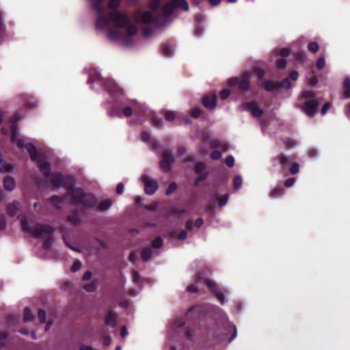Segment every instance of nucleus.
Instances as JSON below:
<instances>
[{"instance_id":"nucleus-53","label":"nucleus","mask_w":350,"mask_h":350,"mask_svg":"<svg viewBox=\"0 0 350 350\" xmlns=\"http://www.w3.org/2000/svg\"><path fill=\"white\" fill-rule=\"evenodd\" d=\"M215 297L219 300V301L224 304L226 301V298L224 294L220 291V289L215 293Z\"/></svg>"},{"instance_id":"nucleus-1","label":"nucleus","mask_w":350,"mask_h":350,"mask_svg":"<svg viewBox=\"0 0 350 350\" xmlns=\"http://www.w3.org/2000/svg\"><path fill=\"white\" fill-rule=\"evenodd\" d=\"M62 187L68 191L66 197L72 204L81 207L82 211L94 208L97 204L96 196L90 192H85L81 187H74L76 179L70 174L64 175Z\"/></svg>"},{"instance_id":"nucleus-47","label":"nucleus","mask_w":350,"mask_h":350,"mask_svg":"<svg viewBox=\"0 0 350 350\" xmlns=\"http://www.w3.org/2000/svg\"><path fill=\"white\" fill-rule=\"evenodd\" d=\"M164 116L167 121L172 122L176 118V113L174 111H165Z\"/></svg>"},{"instance_id":"nucleus-55","label":"nucleus","mask_w":350,"mask_h":350,"mask_svg":"<svg viewBox=\"0 0 350 350\" xmlns=\"http://www.w3.org/2000/svg\"><path fill=\"white\" fill-rule=\"evenodd\" d=\"M325 65V58L323 57H319L318 59H317V64H316V66L317 68L319 69V70H321L322 68H324Z\"/></svg>"},{"instance_id":"nucleus-6","label":"nucleus","mask_w":350,"mask_h":350,"mask_svg":"<svg viewBox=\"0 0 350 350\" xmlns=\"http://www.w3.org/2000/svg\"><path fill=\"white\" fill-rule=\"evenodd\" d=\"M109 19L114 22L118 27H124L128 25L130 21L129 16L126 14H122L118 10H111L108 12Z\"/></svg>"},{"instance_id":"nucleus-2","label":"nucleus","mask_w":350,"mask_h":350,"mask_svg":"<svg viewBox=\"0 0 350 350\" xmlns=\"http://www.w3.org/2000/svg\"><path fill=\"white\" fill-rule=\"evenodd\" d=\"M19 120L20 118L16 116L11 120V123L14 124V123ZM11 139L14 143L17 144L18 147L22 151L26 150L29 152L31 161L38 165L40 171H42L44 168L43 157L41 154L38 152L36 145L27 142L23 137H19L18 130L14 127V125H13V128L11 132Z\"/></svg>"},{"instance_id":"nucleus-12","label":"nucleus","mask_w":350,"mask_h":350,"mask_svg":"<svg viewBox=\"0 0 350 350\" xmlns=\"http://www.w3.org/2000/svg\"><path fill=\"white\" fill-rule=\"evenodd\" d=\"M271 163L273 166L279 165L281 170H283L291 163V159L289 157L282 152L273 157Z\"/></svg>"},{"instance_id":"nucleus-59","label":"nucleus","mask_w":350,"mask_h":350,"mask_svg":"<svg viewBox=\"0 0 350 350\" xmlns=\"http://www.w3.org/2000/svg\"><path fill=\"white\" fill-rule=\"evenodd\" d=\"M23 318L25 321H29L31 319V312L29 308H25L24 310Z\"/></svg>"},{"instance_id":"nucleus-8","label":"nucleus","mask_w":350,"mask_h":350,"mask_svg":"<svg viewBox=\"0 0 350 350\" xmlns=\"http://www.w3.org/2000/svg\"><path fill=\"white\" fill-rule=\"evenodd\" d=\"M228 85L229 86L238 85L240 90L246 91L248 90L250 87V83L247 79V75H243L242 79L238 77H232L228 80Z\"/></svg>"},{"instance_id":"nucleus-32","label":"nucleus","mask_w":350,"mask_h":350,"mask_svg":"<svg viewBox=\"0 0 350 350\" xmlns=\"http://www.w3.org/2000/svg\"><path fill=\"white\" fill-rule=\"evenodd\" d=\"M264 87L267 92H273L275 88H278V83H274L272 80L266 81Z\"/></svg>"},{"instance_id":"nucleus-57","label":"nucleus","mask_w":350,"mask_h":350,"mask_svg":"<svg viewBox=\"0 0 350 350\" xmlns=\"http://www.w3.org/2000/svg\"><path fill=\"white\" fill-rule=\"evenodd\" d=\"M276 66L280 69H284L286 66V60L285 59H278L276 61Z\"/></svg>"},{"instance_id":"nucleus-20","label":"nucleus","mask_w":350,"mask_h":350,"mask_svg":"<svg viewBox=\"0 0 350 350\" xmlns=\"http://www.w3.org/2000/svg\"><path fill=\"white\" fill-rule=\"evenodd\" d=\"M66 220L72 225H78L81 223V219L79 216V211L77 209H74L66 217Z\"/></svg>"},{"instance_id":"nucleus-17","label":"nucleus","mask_w":350,"mask_h":350,"mask_svg":"<svg viewBox=\"0 0 350 350\" xmlns=\"http://www.w3.org/2000/svg\"><path fill=\"white\" fill-rule=\"evenodd\" d=\"M22 208L21 203L18 201H14L12 203L8 204L6 208L7 213L10 217H14Z\"/></svg>"},{"instance_id":"nucleus-33","label":"nucleus","mask_w":350,"mask_h":350,"mask_svg":"<svg viewBox=\"0 0 350 350\" xmlns=\"http://www.w3.org/2000/svg\"><path fill=\"white\" fill-rule=\"evenodd\" d=\"M152 256V250L149 247H145L141 253L142 259L144 261L148 260Z\"/></svg>"},{"instance_id":"nucleus-28","label":"nucleus","mask_w":350,"mask_h":350,"mask_svg":"<svg viewBox=\"0 0 350 350\" xmlns=\"http://www.w3.org/2000/svg\"><path fill=\"white\" fill-rule=\"evenodd\" d=\"M96 81H100V84L104 81V80L101 78L100 74L97 73L96 71L90 74L89 79L88 80V83H92Z\"/></svg>"},{"instance_id":"nucleus-39","label":"nucleus","mask_w":350,"mask_h":350,"mask_svg":"<svg viewBox=\"0 0 350 350\" xmlns=\"http://www.w3.org/2000/svg\"><path fill=\"white\" fill-rule=\"evenodd\" d=\"M108 116L111 118H121L122 113L116 107H112L108 112Z\"/></svg>"},{"instance_id":"nucleus-7","label":"nucleus","mask_w":350,"mask_h":350,"mask_svg":"<svg viewBox=\"0 0 350 350\" xmlns=\"http://www.w3.org/2000/svg\"><path fill=\"white\" fill-rule=\"evenodd\" d=\"M174 161L172 153L165 150L162 152V159L160 161V167L164 172H168L171 170V165Z\"/></svg>"},{"instance_id":"nucleus-21","label":"nucleus","mask_w":350,"mask_h":350,"mask_svg":"<svg viewBox=\"0 0 350 350\" xmlns=\"http://www.w3.org/2000/svg\"><path fill=\"white\" fill-rule=\"evenodd\" d=\"M3 187L5 189L11 191L16 187V182L13 177L6 176L3 179Z\"/></svg>"},{"instance_id":"nucleus-10","label":"nucleus","mask_w":350,"mask_h":350,"mask_svg":"<svg viewBox=\"0 0 350 350\" xmlns=\"http://www.w3.org/2000/svg\"><path fill=\"white\" fill-rule=\"evenodd\" d=\"M241 108L243 110L250 111L252 116L260 118L262 116L264 111L257 105L254 101L246 102L242 104Z\"/></svg>"},{"instance_id":"nucleus-9","label":"nucleus","mask_w":350,"mask_h":350,"mask_svg":"<svg viewBox=\"0 0 350 350\" xmlns=\"http://www.w3.org/2000/svg\"><path fill=\"white\" fill-rule=\"evenodd\" d=\"M319 102L317 99H308L305 100L301 110L309 117H313L317 112Z\"/></svg>"},{"instance_id":"nucleus-40","label":"nucleus","mask_w":350,"mask_h":350,"mask_svg":"<svg viewBox=\"0 0 350 350\" xmlns=\"http://www.w3.org/2000/svg\"><path fill=\"white\" fill-rule=\"evenodd\" d=\"M291 85V81L289 78L286 77L282 81L278 83V88H289Z\"/></svg>"},{"instance_id":"nucleus-26","label":"nucleus","mask_w":350,"mask_h":350,"mask_svg":"<svg viewBox=\"0 0 350 350\" xmlns=\"http://www.w3.org/2000/svg\"><path fill=\"white\" fill-rule=\"evenodd\" d=\"M344 88L343 96L345 98H350V77H346L342 83Z\"/></svg>"},{"instance_id":"nucleus-48","label":"nucleus","mask_w":350,"mask_h":350,"mask_svg":"<svg viewBox=\"0 0 350 350\" xmlns=\"http://www.w3.org/2000/svg\"><path fill=\"white\" fill-rule=\"evenodd\" d=\"M152 122L154 126L160 129L163 125V120L161 118H159L156 116H153L152 118Z\"/></svg>"},{"instance_id":"nucleus-63","label":"nucleus","mask_w":350,"mask_h":350,"mask_svg":"<svg viewBox=\"0 0 350 350\" xmlns=\"http://www.w3.org/2000/svg\"><path fill=\"white\" fill-rule=\"evenodd\" d=\"M160 6H161V3L159 0L154 1L150 5V8L152 10H159L160 8Z\"/></svg>"},{"instance_id":"nucleus-43","label":"nucleus","mask_w":350,"mask_h":350,"mask_svg":"<svg viewBox=\"0 0 350 350\" xmlns=\"http://www.w3.org/2000/svg\"><path fill=\"white\" fill-rule=\"evenodd\" d=\"M308 49L309 51H310L313 53H315L319 51V46L317 42H312L308 44Z\"/></svg>"},{"instance_id":"nucleus-44","label":"nucleus","mask_w":350,"mask_h":350,"mask_svg":"<svg viewBox=\"0 0 350 350\" xmlns=\"http://www.w3.org/2000/svg\"><path fill=\"white\" fill-rule=\"evenodd\" d=\"M120 4V0H109L108 3V8L112 10H118L117 8Z\"/></svg>"},{"instance_id":"nucleus-51","label":"nucleus","mask_w":350,"mask_h":350,"mask_svg":"<svg viewBox=\"0 0 350 350\" xmlns=\"http://www.w3.org/2000/svg\"><path fill=\"white\" fill-rule=\"evenodd\" d=\"M176 189H177V185H176V183L175 182H172V183H171L169 185V186H168V187H167V190H166V192H165L166 195H167V196L170 195V194H171V193H173V192H174Z\"/></svg>"},{"instance_id":"nucleus-50","label":"nucleus","mask_w":350,"mask_h":350,"mask_svg":"<svg viewBox=\"0 0 350 350\" xmlns=\"http://www.w3.org/2000/svg\"><path fill=\"white\" fill-rule=\"evenodd\" d=\"M209 146H210L211 148L215 149V148H222L223 147V144L219 140L213 139V140H211L209 142Z\"/></svg>"},{"instance_id":"nucleus-56","label":"nucleus","mask_w":350,"mask_h":350,"mask_svg":"<svg viewBox=\"0 0 350 350\" xmlns=\"http://www.w3.org/2000/svg\"><path fill=\"white\" fill-rule=\"evenodd\" d=\"M141 138L144 142H149L151 140V135L148 132L143 131L141 133Z\"/></svg>"},{"instance_id":"nucleus-30","label":"nucleus","mask_w":350,"mask_h":350,"mask_svg":"<svg viewBox=\"0 0 350 350\" xmlns=\"http://www.w3.org/2000/svg\"><path fill=\"white\" fill-rule=\"evenodd\" d=\"M162 53L166 57H170L172 55L173 49L169 44L164 43L161 45Z\"/></svg>"},{"instance_id":"nucleus-34","label":"nucleus","mask_w":350,"mask_h":350,"mask_svg":"<svg viewBox=\"0 0 350 350\" xmlns=\"http://www.w3.org/2000/svg\"><path fill=\"white\" fill-rule=\"evenodd\" d=\"M126 31L129 36H133L137 32V26L134 24H130L129 23L128 25H126Z\"/></svg>"},{"instance_id":"nucleus-62","label":"nucleus","mask_w":350,"mask_h":350,"mask_svg":"<svg viewBox=\"0 0 350 350\" xmlns=\"http://www.w3.org/2000/svg\"><path fill=\"white\" fill-rule=\"evenodd\" d=\"M290 54V50L287 48H283L280 50V55L282 57H286Z\"/></svg>"},{"instance_id":"nucleus-52","label":"nucleus","mask_w":350,"mask_h":350,"mask_svg":"<svg viewBox=\"0 0 350 350\" xmlns=\"http://www.w3.org/2000/svg\"><path fill=\"white\" fill-rule=\"evenodd\" d=\"M82 266L81 262L79 260H76L73 262L72 267H71V271L72 272H76L79 271Z\"/></svg>"},{"instance_id":"nucleus-11","label":"nucleus","mask_w":350,"mask_h":350,"mask_svg":"<svg viewBox=\"0 0 350 350\" xmlns=\"http://www.w3.org/2000/svg\"><path fill=\"white\" fill-rule=\"evenodd\" d=\"M133 111L135 114L141 116L145 113V107L135 102L132 104V107H125L122 109V115L123 114L125 117L128 118L131 116Z\"/></svg>"},{"instance_id":"nucleus-42","label":"nucleus","mask_w":350,"mask_h":350,"mask_svg":"<svg viewBox=\"0 0 350 350\" xmlns=\"http://www.w3.org/2000/svg\"><path fill=\"white\" fill-rule=\"evenodd\" d=\"M242 185V178L239 175H237L234 176L233 179V187L234 189H238L241 187Z\"/></svg>"},{"instance_id":"nucleus-45","label":"nucleus","mask_w":350,"mask_h":350,"mask_svg":"<svg viewBox=\"0 0 350 350\" xmlns=\"http://www.w3.org/2000/svg\"><path fill=\"white\" fill-rule=\"evenodd\" d=\"M202 110L199 107H194L191 109L190 114L193 118H198L202 114Z\"/></svg>"},{"instance_id":"nucleus-14","label":"nucleus","mask_w":350,"mask_h":350,"mask_svg":"<svg viewBox=\"0 0 350 350\" xmlns=\"http://www.w3.org/2000/svg\"><path fill=\"white\" fill-rule=\"evenodd\" d=\"M200 273H201L200 272H198V275L196 276V278L195 279V283L203 282L206 284V286H207L208 290L210 291H211L212 293H215L216 292H217L219 290L218 285L217 284V283L215 281H213L209 278H201Z\"/></svg>"},{"instance_id":"nucleus-18","label":"nucleus","mask_w":350,"mask_h":350,"mask_svg":"<svg viewBox=\"0 0 350 350\" xmlns=\"http://www.w3.org/2000/svg\"><path fill=\"white\" fill-rule=\"evenodd\" d=\"M63 177L64 174L62 173H53L50 177L53 186L57 188L62 187Z\"/></svg>"},{"instance_id":"nucleus-60","label":"nucleus","mask_w":350,"mask_h":350,"mask_svg":"<svg viewBox=\"0 0 350 350\" xmlns=\"http://www.w3.org/2000/svg\"><path fill=\"white\" fill-rule=\"evenodd\" d=\"M295 178H288L284 182V185L288 188L291 187L295 184Z\"/></svg>"},{"instance_id":"nucleus-13","label":"nucleus","mask_w":350,"mask_h":350,"mask_svg":"<svg viewBox=\"0 0 350 350\" xmlns=\"http://www.w3.org/2000/svg\"><path fill=\"white\" fill-rule=\"evenodd\" d=\"M217 100L216 94H205L202 98V103L205 108L213 110L216 107Z\"/></svg>"},{"instance_id":"nucleus-38","label":"nucleus","mask_w":350,"mask_h":350,"mask_svg":"<svg viewBox=\"0 0 350 350\" xmlns=\"http://www.w3.org/2000/svg\"><path fill=\"white\" fill-rule=\"evenodd\" d=\"M163 239L161 237H156L152 241V247L153 248L159 249L163 246Z\"/></svg>"},{"instance_id":"nucleus-3","label":"nucleus","mask_w":350,"mask_h":350,"mask_svg":"<svg viewBox=\"0 0 350 350\" xmlns=\"http://www.w3.org/2000/svg\"><path fill=\"white\" fill-rule=\"evenodd\" d=\"M17 218L22 230L29 237L40 239L41 245H43L44 226L42 219H38L33 215H21Z\"/></svg>"},{"instance_id":"nucleus-23","label":"nucleus","mask_w":350,"mask_h":350,"mask_svg":"<svg viewBox=\"0 0 350 350\" xmlns=\"http://www.w3.org/2000/svg\"><path fill=\"white\" fill-rule=\"evenodd\" d=\"M174 8H180L184 11L189 10V4L186 0H171Z\"/></svg>"},{"instance_id":"nucleus-19","label":"nucleus","mask_w":350,"mask_h":350,"mask_svg":"<svg viewBox=\"0 0 350 350\" xmlns=\"http://www.w3.org/2000/svg\"><path fill=\"white\" fill-rule=\"evenodd\" d=\"M105 323L107 325L116 327L117 325V316L113 310H109L105 318Z\"/></svg>"},{"instance_id":"nucleus-16","label":"nucleus","mask_w":350,"mask_h":350,"mask_svg":"<svg viewBox=\"0 0 350 350\" xmlns=\"http://www.w3.org/2000/svg\"><path fill=\"white\" fill-rule=\"evenodd\" d=\"M144 183V191L148 195L154 194L158 189V184L154 180H149L147 177L142 178Z\"/></svg>"},{"instance_id":"nucleus-61","label":"nucleus","mask_w":350,"mask_h":350,"mask_svg":"<svg viewBox=\"0 0 350 350\" xmlns=\"http://www.w3.org/2000/svg\"><path fill=\"white\" fill-rule=\"evenodd\" d=\"M221 157V153L219 150H213L211 154V158L213 160L219 159Z\"/></svg>"},{"instance_id":"nucleus-37","label":"nucleus","mask_w":350,"mask_h":350,"mask_svg":"<svg viewBox=\"0 0 350 350\" xmlns=\"http://www.w3.org/2000/svg\"><path fill=\"white\" fill-rule=\"evenodd\" d=\"M96 282H92L88 284H85L83 286V288L89 293H94L96 290Z\"/></svg>"},{"instance_id":"nucleus-49","label":"nucleus","mask_w":350,"mask_h":350,"mask_svg":"<svg viewBox=\"0 0 350 350\" xmlns=\"http://www.w3.org/2000/svg\"><path fill=\"white\" fill-rule=\"evenodd\" d=\"M53 242V238L51 234L45 235V250L51 247Z\"/></svg>"},{"instance_id":"nucleus-29","label":"nucleus","mask_w":350,"mask_h":350,"mask_svg":"<svg viewBox=\"0 0 350 350\" xmlns=\"http://www.w3.org/2000/svg\"><path fill=\"white\" fill-rule=\"evenodd\" d=\"M50 152H51V149H49L45 146V178L48 177L51 172L50 162L46 161Z\"/></svg>"},{"instance_id":"nucleus-31","label":"nucleus","mask_w":350,"mask_h":350,"mask_svg":"<svg viewBox=\"0 0 350 350\" xmlns=\"http://www.w3.org/2000/svg\"><path fill=\"white\" fill-rule=\"evenodd\" d=\"M13 170V167L7 162L0 160V172L1 173H6Z\"/></svg>"},{"instance_id":"nucleus-27","label":"nucleus","mask_w":350,"mask_h":350,"mask_svg":"<svg viewBox=\"0 0 350 350\" xmlns=\"http://www.w3.org/2000/svg\"><path fill=\"white\" fill-rule=\"evenodd\" d=\"M284 189L282 186L273 188L270 192V196L272 198H279L284 193Z\"/></svg>"},{"instance_id":"nucleus-35","label":"nucleus","mask_w":350,"mask_h":350,"mask_svg":"<svg viewBox=\"0 0 350 350\" xmlns=\"http://www.w3.org/2000/svg\"><path fill=\"white\" fill-rule=\"evenodd\" d=\"M217 198L218 200L219 206L221 207V206H224L225 204H226V203L228 202V199H229V196L228 193H226L222 196H217Z\"/></svg>"},{"instance_id":"nucleus-41","label":"nucleus","mask_w":350,"mask_h":350,"mask_svg":"<svg viewBox=\"0 0 350 350\" xmlns=\"http://www.w3.org/2000/svg\"><path fill=\"white\" fill-rule=\"evenodd\" d=\"M315 95V92L312 90H304L301 92L300 97L301 98H312Z\"/></svg>"},{"instance_id":"nucleus-54","label":"nucleus","mask_w":350,"mask_h":350,"mask_svg":"<svg viewBox=\"0 0 350 350\" xmlns=\"http://www.w3.org/2000/svg\"><path fill=\"white\" fill-rule=\"evenodd\" d=\"M230 92L228 89L222 90L219 92V95L221 100L226 99L230 96Z\"/></svg>"},{"instance_id":"nucleus-58","label":"nucleus","mask_w":350,"mask_h":350,"mask_svg":"<svg viewBox=\"0 0 350 350\" xmlns=\"http://www.w3.org/2000/svg\"><path fill=\"white\" fill-rule=\"evenodd\" d=\"M225 163L229 167H233L234 164V157L231 155L228 156L225 159Z\"/></svg>"},{"instance_id":"nucleus-36","label":"nucleus","mask_w":350,"mask_h":350,"mask_svg":"<svg viewBox=\"0 0 350 350\" xmlns=\"http://www.w3.org/2000/svg\"><path fill=\"white\" fill-rule=\"evenodd\" d=\"M50 200L57 208H59V205L64 202V198L58 196H53L51 197Z\"/></svg>"},{"instance_id":"nucleus-25","label":"nucleus","mask_w":350,"mask_h":350,"mask_svg":"<svg viewBox=\"0 0 350 350\" xmlns=\"http://www.w3.org/2000/svg\"><path fill=\"white\" fill-rule=\"evenodd\" d=\"M153 20V15L149 11L144 12L140 17L141 22L144 25H148L152 23Z\"/></svg>"},{"instance_id":"nucleus-5","label":"nucleus","mask_w":350,"mask_h":350,"mask_svg":"<svg viewBox=\"0 0 350 350\" xmlns=\"http://www.w3.org/2000/svg\"><path fill=\"white\" fill-rule=\"evenodd\" d=\"M206 165L203 161H198L194 167V172L198 177L196 178L193 183L194 187H198L200 183L205 180L209 176V172L206 170Z\"/></svg>"},{"instance_id":"nucleus-64","label":"nucleus","mask_w":350,"mask_h":350,"mask_svg":"<svg viewBox=\"0 0 350 350\" xmlns=\"http://www.w3.org/2000/svg\"><path fill=\"white\" fill-rule=\"evenodd\" d=\"M289 78L290 81H296L298 78V72L296 70H293L289 73V75L288 77Z\"/></svg>"},{"instance_id":"nucleus-15","label":"nucleus","mask_w":350,"mask_h":350,"mask_svg":"<svg viewBox=\"0 0 350 350\" xmlns=\"http://www.w3.org/2000/svg\"><path fill=\"white\" fill-rule=\"evenodd\" d=\"M105 90L111 95L119 94L121 93V89L118 85L111 79H106L102 83Z\"/></svg>"},{"instance_id":"nucleus-4","label":"nucleus","mask_w":350,"mask_h":350,"mask_svg":"<svg viewBox=\"0 0 350 350\" xmlns=\"http://www.w3.org/2000/svg\"><path fill=\"white\" fill-rule=\"evenodd\" d=\"M103 3V2H98L97 0H92V7L98 14L96 21V27L99 29L106 28L110 20L109 17L107 18L105 16V7Z\"/></svg>"},{"instance_id":"nucleus-46","label":"nucleus","mask_w":350,"mask_h":350,"mask_svg":"<svg viewBox=\"0 0 350 350\" xmlns=\"http://www.w3.org/2000/svg\"><path fill=\"white\" fill-rule=\"evenodd\" d=\"M299 167L300 166L298 163H293L289 169L290 173L293 175L297 174L299 171Z\"/></svg>"},{"instance_id":"nucleus-24","label":"nucleus","mask_w":350,"mask_h":350,"mask_svg":"<svg viewBox=\"0 0 350 350\" xmlns=\"http://www.w3.org/2000/svg\"><path fill=\"white\" fill-rule=\"evenodd\" d=\"M112 204L111 199H106L101 201L96 206V210L98 211H105L108 210Z\"/></svg>"},{"instance_id":"nucleus-22","label":"nucleus","mask_w":350,"mask_h":350,"mask_svg":"<svg viewBox=\"0 0 350 350\" xmlns=\"http://www.w3.org/2000/svg\"><path fill=\"white\" fill-rule=\"evenodd\" d=\"M174 8L173 6V4L170 2L166 3L161 7V12L163 15L168 18L171 16L173 14Z\"/></svg>"}]
</instances>
